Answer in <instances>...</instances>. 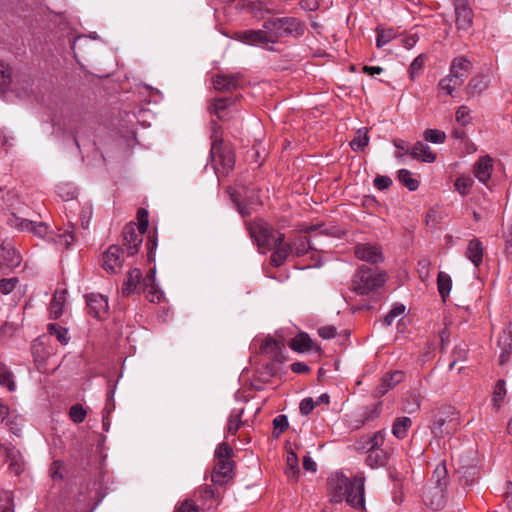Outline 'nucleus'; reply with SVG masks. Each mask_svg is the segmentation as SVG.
<instances>
[{
    "label": "nucleus",
    "instance_id": "nucleus-1",
    "mask_svg": "<svg viewBox=\"0 0 512 512\" xmlns=\"http://www.w3.org/2000/svg\"><path fill=\"white\" fill-rule=\"evenodd\" d=\"M234 451L227 442L220 443L214 452V469L211 475V481L214 485L225 486L230 483L235 476V462L232 459Z\"/></svg>",
    "mask_w": 512,
    "mask_h": 512
},
{
    "label": "nucleus",
    "instance_id": "nucleus-2",
    "mask_svg": "<svg viewBox=\"0 0 512 512\" xmlns=\"http://www.w3.org/2000/svg\"><path fill=\"white\" fill-rule=\"evenodd\" d=\"M263 28L269 31L272 43L280 38L299 37L304 34V25L296 17H272L264 21Z\"/></svg>",
    "mask_w": 512,
    "mask_h": 512
},
{
    "label": "nucleus",
    "instance_id": "nucleus-3",
    "mask_svg": "<svg viewBox=\"0 0 512 512\" xmlns=\"http://www.w3.org/2000/svg\"><path fill=\"white\" fill-rule=\"evenodd\" d=\"M385 281V272L362 265L353 277L351 290L358 295H367L380 288Z\"/></svg>",
    "mask_w": 512,
    "mask_h": 512
},
{
    "label": "nucleus",
    "instance_id": "nucleus-4",
    "mask_svg": "<svg viewBox=\"0 0 512 512\" xmlns=\"http://www.w3.org/2000/svg\"><path fill=\"white\" fill-rule=\"evenodd\" d=\"M460 424L459 412L452 406H442L433 412L430 430L437 438L453 434Z\"/></svg>",
    "mask_w": 512,
    "mask_h": 512
},
{
    "label": "nucleus",
    "instance_id": "nucleus-5",
    "mask_svg": "<svg viewBox=\"0 0 512 512\" xmlns=\"http://www.w3.org/2000/svg\"><path fill=\"white\" fill-rule=\"evenodd\" d=\"M250 237L257 244L258 249L262 253L272 250L273 242L277 236V232L262 218L245 223Z\"/></svg>",
    "mask_w": 512,
    "mask_h": 512
},
{
    "label": "nucleus",
    "instance_id": "nucleus-6",
    "mask_svg": "<svg viewBox=\"0 0 512 512\" xmlns=\"http://www.w3.org/2000/svg\"><path fill=\"white\" fill-rule=\"evenodd\" d=\"M431 481L435 484V495L429 502L434 510H439L445 505V491L448 485V475L445 463L436 466Z\"/></svg>",
    "mask_w": 512,
    "mask_h": 512
},
{
    "label": "nucleus",
    "instance_id": "nucleus-7",
    "mask_svg": "<svg viewBox=\"0 0 512 512\" xmlns=\"http://www.w3.org/2000/svg\"><path fill=\"white\" fill-rule=\"evenodd\" d=\"M210 158L216 174L222 173L227 175L234 168L235 155L228 146L211 147Z\"/></svg>",
    "mask_w": 512,
    "mask_h": 512
},
{
    "label": "nucleus",
    "instance_id": "nucleus-8",
    "mask_svg": "<svg viewBox=\"0 0 512 512\" xmlns=\"http://www.w3.org/2000/svg\"><path fill=\"white\" fill-rule=\"evenodd\" d=\"M30 232L40 238L53 241L64 248H69L77 239L74 229L65 231L62 234L54 235V233L50 231L49 226L44 222H33Z\"/></svg>",
    "mask_w": 512,
    "mask_h": 512
},
{
    "label": "nucleus",
    "instance_id": "nucleus-9",
    "mask_svg": "<svg viewBox=\"0 0 512 512\" xmlns=\"http://www.w3.org/2000/svg\"><path fill=\"white\" fill-rule=\"evenodd\" d=\"M364 483L365 476L363 472L357 473L350 480L346 502L356 509H363L365 507Z\"/></svg>",
    "mask_w": 512,
    "mask_h": 512
},
{
    "label": "nucleus",
    "instance_id": "nucleus-10",
    "mask_svg": "<svg viewBox=\"0 0 512 512\" xmlns=\"http://www.w3.org/2000/svg\"><path fill=\"white\" fill-rule=\"evenodd\" d=\"M350 487V480L343 473L337 472L328 479L330 501L340 503L346 499Z\"/></svg>",
    "mask_w": 512,
    "mask_h": 512
},
{
    "label": "nucleus",
    "instance_id": "nucleus-11",
    "mask_svg": "<svg viewBox=\"0 0 512 512\" xmlns=\"http://www.w3.org/2000/svg\"><path fill=\"white\" fill-rule=\"evenodd\" d=\"M144 234L136 228L135 223H129L124 227L122 232L123 249L126 251L127 256H134L139 251Z\"/></svg>",
    "mask_w": 512,
    "mask_h": 512
},
{
    "label": "nucleus",
    "instance_id": "nucleus-12",
    "mask_svg": "<svg viewBox=\"0 0 512 512\" xmlns=\"http://www.w3.org/2000/svg\"><path fill=\"white\" fill-rule=\"evenodd\" d=\"M354 255L357 259L371 264H379L384 261L381 246L374 243H359L355 245Z\"/></svg>",
    "mask_w": 512,
    "mask_h": 512
},
{
    "label": "nucleus",
    "instance_id": "nucleus-13",
    "mask_svg": "<svg viewBox=\"0 0 512 512\" xmlns=\"http://www.w3.org/2000/svg\"><path fill=\"white\" fill-rule=\"evenodd\" d=\"M124 249L118 245H111L102 256V267L110 273L120 272L123 264Z\"/></svg>",
    "mask_w": 512,
    "mask_h": 512
},
{
    "label": "nucleus",
    "instance_id": "nucleus-14",
    "mask_svg": "<svg viewBox=\"0 0 512 512\" xmlns=\"http://www.w3.org/2000/svg\"><path fill=\"white\" fill-rule=\"evenodd\" d=\"M455 23L458 30L468 31L473 25L474 13L468 0H454Z\"/></svg>",
    "mask_w": 512,
    "mask_h": 512
},
{
    "label": "nucleus",
    "instance_id": "nucleus-15",
    "mask_svg": "<svg viewBox=\"0 0 512 512\" xmlns=\"http://www.w3.org/2000/svg\"><path fill=\"white\" fill-rule=\"evenodd\" d=\"M284 239L285 235L281 232H277V236L273 242V252L270 256V264L274 267H280L293 251L292 245L284 243Z\"/></svg>",
    "mask_w": 512,
    "mask_h": 512
},
{
    "label": "nucleus",
    "instance_id": "nucleus-16",
    "mask_svg": "<svg viewBox=\"0 0 512 512\" xmlns=\"http://www.w3.org/2000/svg\"><path fill=\"white\" fill-rule=\"evenodd\" d=\"M244 82L245 79L241 73L217 74L212 78L214 88L221 92L239 89Z\"/></svg>",
    "mask_w": 512,
    "mask_h": 512
},
{
    "label": "nucleus",
    "instance_id": "nucleus-17",
    "mask_svg": "<svg viewBox=\"0 0 512 512\" xmlns=\"http://www.w3.org/2000/svg\"><path fill=\"white\" fill-rule=\"evenodd\" d=\"M232 38L247 45L272 43L269 31L264 28L259 30L237 31Z\"/></svg>",
    "mask_w": 512,
    "mask_h": 512
},
{
    "label": "nucleus",
    "instance_id": "nucleus-18",
    "mask_svg": "<svg viewBox=\"0 0 512 512\" xmlns=\"http://www.w3.org/2000/svg\"><path fill=\"white\" fill-rule=\"evenodd\" d=\"M86 304L89 315L97 319H105L108 315V299L96 293L86 295Z\"/></svg>",
    "mask_w": 512,
    "mask_h": 512
},
{
    "label": "nucleus",
    "instance_id": "nucleus-19",
    "mask_svg": "<svg viewBox=\"0 0 512 512\" xmlns=\"http://www.w3.org/2000/svg\"><path fill=\"white\" fill-rule=\"evenodd\" d=\"M0 449L4 452L9 470L15 475L21 474L25 466L21 452L12 444H3L0 446Z\"/></svg>",
    "mask_w": 512,
    "mask_h": 512
},
{
    "label": "nucleus",
    "instance_id": "nucleus-20",
    "mask_svg": "<svg viewBox=\"0 0 512 512\" xmlns=\"http://www.w3.org/2000/svg\"><path fill=\"white\" fill-rule=\"evenodd\" d=\"M471 69L472 63L466 56H457L451 61L449 75L464 84Z\"/></svg>",
    "mask_w": 512,
    "mask_h": 512
},
{
    "label": "nucleus",
    "instance_id": "nucleus-21",
    "mask_svg": "<svg viewBox=\"0 0 512 512\" xmlns=\"http://www.w3.org/2000/svg\"><path fill=\"white\" fill-rule=\"evenodd\" d=\"M142 287L141 270L138 268L131 269L122 285V295L127 297L135 292H141Z\"/></svg>",
    "mask_w": 512,
    "mask_h": 512
},
{
    "label": "nucleus",
    "instance_id": "nucleus-22",
    "mask_svg": "<svg viewBox=\"0 0 512 512\" xmlns=\"http://www.w3.org/2000/svg\"><path fill=\"white\" fill-rule=\"evenodd\" d=\"M493 171V159L489 156L480 157L473 167L474 176L483 184L487 185Z\"/></svg>",
    "mask_w": 512,
    "mask_h": 512
},
{
    "label": "nucleus",
    "instance_id": "nucleus-23",
    "mask_svg": "<svg viewBox=\"0 0 512 512\" xmlns=\"http://www.w3.org/2000/svg\"><path fill=\"white\" fill-rule=\"evenodd\" d=\"M20 262L21 257L15 247L10 242L4 241L0 246V266L14 268L17 267Z\"/></svg>",
    "mask_w": 512,
    "mask_h": 512
},
{
    "label": "nucleus",
    "instance_id": "nucleus-24",
    "mask_svg": "<svg viewBox=\"0 0 512 512\" xmlns=\"http://www.w3.org/2000/svg\"><path fill=\"white\" fill-rule=\"evenodd\" d=\"M289 346L292 350L298 353H304L308 351H321L320 346L315 344L310 336L305 332H301L292 338Z\"/></svg>",
    "mask_w": 512,
    "mask_h": 512
},
{
    "label": "nucleus",
    "instance_id": "nucleus-25",
    "mask_svg": "<svg viewBox=\"0 0 512 512\" xmlns=\"http://www.w3.org/2000/svg\"><path fill=\"white\" fill-rule=\"evenodd\" d=\"M31 352L34 361L38 364H44L54 353V349L45 342V337L38 338L31 345Z\"/></svg>",
    "mask_w": 512,
    "mask_h": 512
},
{
    "label": "nucleus",
    "instance_id": "nucleus-26",
    "mask_svg": "<svg viewBox=\"0 0 512 512\" xmlns=\"http://www.w3.org/2000/svg\"><path fill=\"white\" fill-rule=\"evenodd\" d=\"M235 101L231 98H218L210 107V111L214 113L220 121H228L232 118L231 106Z\"/></svg>",
    "mask_w": 512,
    "mask_h": 512
},
{
    "label": "nucleus",
    "instance_id": "nucleus-27",
    "mask_svg": "<svg viewBox=\"0 0 512 512\" xmlns=\"http://www.w3.org/2000/svg\"><path fill=\"white\" fill-rule=\"evenodd\" d=\"M404 373L400 370L386 374L381 381V384L376 388L375 392L378 396H383L390 389L394 388L397 384L404 380Z\"/></svg>",
    "mask_w": 512,
    "mask_h": 512
},
{
    "label": "nucleus",
    "instance_id": "nucleus-28",
    "mask_svg": "<svg viewBox=\"0 0 512 512\" xmlns=\"http://www.w3.org/2000/svg\"><path fill=\"white\" fill-rule=\"evenodd\" d=\"M498 345L501 349L499 355V365H505L512 357V325H510L507 332H505L498 340Z\"/></svg>",
    "mask_w": 512,
    "mask_h": 512
},
{
    "label": "nucleus",
    "instance_id": "nucleus-29",
    "mask_svg": "<svg viewBox=\"0 0 512 512\" xmlns=\"http://www.w3.org/2000/svg\"><path fill=\"white\" fill-rule=\"evenodd\" d=\"M409 156H411L413 159L426 162V163H432L436 160V154L431 150V148L424 144L421 141L416 142L409 152Z\"/></svg>",
    "mask_w": 512,
    "mask_h": 512
},
{
    "label": "nucleus",
    "instance_id": "nucleus-30",
    "mask_svg": "<svg viewBox=\"0 0 512 512\" xmlns=\"http://www.w3.org/2000/svg\"><path fill=\"white\" fill-rule=\"evenodd\" d=\"M283 344L272 337H267L263 340L260 351L268 355L275 361H281Z\"/></svg>",
    "mask_w": 512,
    "mask_h": 512
},
{
    "label": "nucleus",
    "instance_id": "nucleus-31",
    "mask_svg": "<svg viewBox=\"0 0 512 512\" xmlns=\"http://www.w3.org/2000/svg\"><path fill=\"white\" fill-rule=\"evenodd\" d=\"M483 251L481 241L474 238L469 241L465 255L475 267H479L483 260Z\"/></svg>",
    "mask_w": 512,
    "mask_h": 512
},
{
    "label": "nucleus",
    "instance_id": "nucleus-32",
    "mask_svg": "<svg viewBox=\"0 0 512 512\" xmlns=\"http://www.w3.org/2000/svg\"><path fill=\"white\" fill-rule=\"evenodd\" d=\"M388 453L383 449L367 450L366 464L372 468L384 467L388 463Z\"/></svg>",
    "mask_w": 512,
    "mask_h": 512
},
{
    "label": "nucleus",
    "instance_id": "nucleus-33",
    "mask_svg": "<svg viewBox=\"0 0 512 512\" xmlns=\"http://www.w3.org/2000/svg\"><path fill=\"white\" fill-rule=\"evenodd\" d=\"M489 80L484 74H476L467 85V93L471 96L479 95L487 89Z\"/></svg>",
    "mask_w": 512,
    "mask_h": 512
},
{
    "label": "nucleus",
    "instance_id": "nucleus-34",
    "mask_svg": "<svg viewBox=\"0 0 512 512\" xmlns=\"http://www.w3.org/2000/svg\"><path fill=\"white\" fill-rule=\"evenodd\" d=\"M196 494H198V499L203 501V505L207 508L213 507V502L218 501L220 497L219 492L209 485L199 487Z\"/></svg>",
    "mask_w": 512,
    "mask_h": 512
},
{
    "label": "nucleus",
    "instance_id": "nucleus-35",
    "mask_svg": "<svg viewBox=\"0 0 512 512\" xmlns=\"http://www.w3.org/2000/svg\"><path fill=\"white\" fill-rule=\"evenodd\" d=\"M412 426V420L409 417L403 416L395 419L392 425V434L397 439H404L407 432Z\"/></svg>",
    "mask_w": 512,
    "mask_h": 512
},
{
    "label": "nucleus",
    "instance_id": "nucleus-36",
    "mask_svg": "<svg viewBox=\"0 0 512 512\" xmlns=\"http://www.w3.org/2000/svg\"><path fill=\"white\" fill-rule=\"evenodd\" d=\"M244 413V409H240L238 411L233 410L228 418L227 430H226V438L229 435H236L238 430L242 427L244 422L241 420L242 415Z\"/></svg>",
    "mask_w": 512,
    "mask_h": 512
},
{
    "label": "nucleus",
    "instance_id": "nucleus-37",
    "mask_svg": "<svg viewBox=\"0 0 512 512\" xmlns=\"http://www.w3.org/2000/svg\"><path fill=\"white\" fill-rule=\"evenodd\" d=\"M452 288V279L446 272L440 271L437 275V289L443 301L449 296Z\"/></svg>",
    "mask_w": 512,
    "mask_h": 512
},
{
    "label": "nucleus",
    "instance_id": "nucleus-38",
    "mask_svg": "<svg viewBox=\"0 0 512 512\" xmlns=\"http://www.w3.org/2000/svg\"><path fill=\"white\" fill-rule=\"evenodd\" d=\"M462 85L463 83L448 74L439 81L438 90L453 97L456 88L461 87Z\"/></svg>",
    "mask_w": 512,
    "mask_h": 512
},
{
    "label": "nucleus",
    "instance_id": "nucleus-39",
    "mask_svg": "<svg viewBox=\"0 0 512 512\" xmlns=\"http://www.w3.org/2000/svg\"><path fill=\"white\" fill-rule=\"evenodd\" d=\"M376 46L377 48H381L384 45L391 42L394 38L397 37V32L394 28H383L381 26H378L376 28Z\"/></svg>",
    "mask_w": 512,
    "mask_h": 512
},
{
    "label": "nucleus",
    "instance_id": "nucleus-40",
    "mask_svg": "<svg viewBox=\"0 0 512 512\" xmlns=\"http://www.w3.org/2000/svg\"><path fill=\"white\" fill-rule=\"evenodd\" d=\"M505 385H506V383H505V380H503V379H499L495 384L492 402H493V408L495 409L496 412H498L500 410L502 402L506 396Z\"/></svg>",
    "mask_w": 512,
    "mask_h": 512
},
{
    "label": "nucleus",
    "instance_id": "nucleus-41",
    "mask_svg": "<svg viewBox=\"0 0 512 512\" xmlns=\"http://www.w3.org/2000/svg\"><path fill=\"white\" fill-rule=\"evenodd\" d=\"M49 335L55 336L56 339L63 345L69 342L68 329L60 326L57 323H49L47 325Z\"/></svg>",
    "mask_w": 512,
    "mask_h": 512
},
{
    "label": "nucleus",
    "instance_id": "nucleus-42",
    "mask_svg": "<svg viewBox=\"0 0 512 512\" xmlns=\"http://www.w3.org/2000/svg\"><path fill=\"white\" fill-rule=\"evenodd\" d=\"M368 131L359 129L355 137L350 141V147L353 151L363 150L369 143Z\"/></svg>",
    "mask_w": 512,
    "mask_h": 512
},
{
    "label": "nucleus",
    "instance_id": "nucleus-43",
    "mask_svg": "<svg viewBox=\"0 0 512 512\" xmlns=\"http://www.w3.org/2000/svg\"><path fill=\"white\" fill-rule=\"evenodd\" d=\"M398 180L410 191H415L419 187V181L412 177V173L407 169L398 171Z\"/></svg>",
    "mask_w": 512,
    "mask_h": 512
},
{
    "label": "nucleus",
    "instance_id": "nucleus-44",
    "mask_svg": "<svg viewBox=\"0 0 512 512\" xmlns=\"http://www.w3.org/2000/svg\"><path fill=\"white\" fill-rule=\"evenodd\" d=\"M141 291L146 293L147 299L152 303H158L164 297L163 292L160 290L156 282L152 285H143Z\"/></svg>",
    "mask_w": 512,
    "mask_h": 512
},
{
    "label": "nucleus",
    "instance_id": "nucleus-45",
    "mask_svg": "<svg viewBox=\"0 0 512 512\" xmlns=\"http://www.w3.org/2000/svg\"><path fill=\"white\" fill-rule=\"evenodd\" d=\"M385 441V433L383 431H377L367 438L363 448L366 450L382 449L381 446Z\"/></svg>",
    "mask_w": 512,
    "mask_h": 512
},
{
    "label": "nucleus",
    "instance_id": "nucleus-46",
    "mask_svg": "<svg viewBox=\"0 0 512 512\" xmlns=\"http://www.w3.org/2000/svg\"><path fill=\"white\" fill-rule=\"evenodd\" d=\"M474 180L470 176L461 175L456 178L454 186L461 195H467L473 186Z\"/></svg>",
    "mask_w": 512,
    "mask_h": 512
},
{
    "label": "nucleus",
    "instance_id": "nucleus-47",
    "mask_svg": "<svg viewBox=\"0 0 512 512\" xmlns=\"http://www.w3.org/2000/svg\"><path fill=\"white\" fill-rule=\"evenodd\" d=\"M289 428L288 418L284 414L277 415L273 419V436L279 438L280 435Z\"/></svg>",
    "mask_w": 512,
    "mask_h": 512
},
{
    "label": "nucleus",
    "instance_id": "nucleus-48",
    "mask_svg": "<svg viewBox=\"0 0 512 512\" xmlns=\"http://www.w3.org/2000/svg\"><path fill=\"white\" fill-rule=\"evenodd\" d=\"M34 221L19 217L15 214H12L8 219V223L11 227H14L20 231H31V227Z\"/></svg>",
    "mask_w": 512,
    "mask_h": 512
},
{
    "label": "nucleus",
    "instance_id": "nucleus-49",
    "mask_svg": "<svg viewBox=\"0 0 512 512\" xmlns=\"http://www.w3.org/2000/svg\"><path fill=\"white\" fill-rule=\"evenodd\" d=\"M426 56L424 54L418 55L410 64L408 72L411 80L419 76L425 65Z\"/></svg>",
    "mask_w": 512,
    "mask_h": 512
},
{
    "label": "nucleus",
    "instance_id": "nucleus-50",
    "mask_svg": "<svg viewBox=\"0 0 512 512\" xmlns=\"http://www.w3.org/2000/svg\"><path fill=\"white\" fill-rule=\"evenodd\" d=\"M423 137L427 142L442 144L446 139V134L444 131L438 129H426L423 133Z\"/></svg>",
    "mask_w": 512,
    "mask_h": 512
},
{
    "label": "nucleus",
    "instance_id": "nucleus-51",
    "mask_svg": "<svg viewBox=\"0 0 512 512\" xmlns=\"http://www.w3.org/2000/svg\"><path fill=\"white\" fill-rule=\"evenodd\" d=\"M0 512H14L12 492H10V491L0 492Z\"/></svg>",
    "mask_w": 512,
    "mask_h": 512
},
{
    "label": "nucleus",
    "instance_id": "nucleus-52",
    "mask_svg": "<svg viewBox=\"0 0 512 512\" xmlns=\"http://www.w3.org/2000/svg\"><path fill=\"white\" fill-rule=\"evenodd\" d=\"M211 147H219L223 144V128L217 122L212 121L211 123Z\"/></svg>",
    "mask_w": 512,
    "mask_h": 512
},
{
    "label": "nucleus",
    "instance_id": "nucleus-53",
    "mask_svg": "<svg viewBox=\"0 0 512 512\" xmlns=\"http://www.w3.org/2000/svg\"><path fill=\"white\" fill-rule=\"evenodd\" d=\"M86 414L87 412L82 404H74L69 409V417L76 424L82 423Z\"/></svg>",
    "mask_w": 512,
    "mask_h": 512
},
{
    "label": "nucleus",
    "instance_id": "nucleus-54",
    "mask_svg": "<svg viewBox=\"0 0 512 512\" xmlns=\"http://www.w3.org/2000/svg\"><path fill=\"white\" fill-rule=\"evenodd\" d=\"M0 385L7 387L11 392L16 388L12 373L4 366L0 367Z\"/></svg>",
    "mask_w": 512,
    "mask_h": 512
},
{
    "label": "nucleus",
    "instance_id": "nucleus-55",
    "mask_svg": "<svg viewBox=\"0 0 512 512\" xmlns=\"http://www.w3.org/2000/svg\"><path fill=\"white\" fill-rule=\"evenodd\" d=\"M287 466L288 476L297 478L299 474V465L297 454L294 451H289L287 454Z\"/></svg>",
    "mask_w": 512,
    "mask_h": 512
},
{
    "label": "nucleus",
    "instance_id": "nucleus-56",
    "mask_svg": "<svg viewBox=\"0 0 512 512\" xmlns=\"http://www.w3.org/2000/svg\"><path fill=\"white\" fill-rule=\"evenodd\" d=\"M64 295L55 293L50 303L51 313L54 314L55 318H58L63 311L64 306Z\"/></svg>",
    "mask_w": 512,
    "mask_h": 512
},
{
    "label": "nucleus",
    "instance_id": "nucleus-57",
    "mask_svg": "<svg viewBox=\"0 0 512 512\" xmlns=\"http://www.w3.org/2000/svg\"><path fill=\"white\" fill-rule=\"evenodd\" d=\"M292 248L297 256H303L313 249L306 237L297 239Z\"/></svg>",
    "mask_w": 512,
    "mask_h": 512
},
{
    "label": "nucleus",
    "instance_id": "nucleus-58",
    "mask_svg": "<svg viewBox=\"0 0 512 512\" xmlns=\"http://www.w3.org/2000/svg\"><path fill=\"white\" fill-rule=\"evenodd\" d=\"M405 312V306L403 304H396L384 317L383 324L385 326H390L396 317L400 316Z\"/></svg>",
    "mask_w": 512,
    "mask_h": 512
},
{
    "label": "nucleus",
    "instance_id": "nucleus-59",
    "mask_svg": "<svg viewBox=\"0 0 512 512\" xmlns=\"http://www.w3.org/2000/svg\"><path fill=\"white\" fill-rule=\"evenodd\" d=\"M455 118H456V121L461 126L464 127V126L468 125L471 121L469 108L465 105L460 106L456 111Z\"/></svg>",
    "mask_w": 512,
    "mask_h": 512
},
{
    "label": "nucleus",
    "instance_id": "nucleus-60",
    "mask_svg": "<svg viewBox=\"0 0 512 512\" xmlns=\"http://www.w3.org/2000/svg\"><path fill=\"white\" fill-rule=\"evenodd\" d=\"M138 218V226L136 228L140 230L141 233H145L148 229V211L144 208H140L137 212Z\"/></svg>",
    "mask_w": 512,
    "mask_h": 512
},
{
    "label": "nucleus",
    "instance_id": "nucleus-61",
    "mask_svg": "<svg viewBox=\"0 0 512 512\" xmlns=\"http://www.w3.org/2000/svg\"><path fill=\"white\" fill-rule=\"evenodd\" d=\"M18 283V279L13 278H4L0 280V292L4 295L10 294L16 287Z\"/></svg>",
    "mask_w": 512,
    "mask_h": 512
},
{
    "label": "nucleus",
    "instance_id": "nucleus-62",
    "mask_svg": "<svg viewBox=\"0 0 512 512\" xmlns=\"http://www.w3.org/2000/svg\"><path fill=\"white\" fill-rule=\"evenodd\" d=\"M174 512H199V506L192 500L186 499L175 508Z\"/></svg>",
    "mask_w": 512,
    "mask_h": 512
},
{
    "label": "nucleus",
    "instance_id": "nucleus-63",
    "mask_svg": "<svg viewBox=\"0 0 512 512\" xmlns=\"http://www.w3.org/2000/svg\"><path fill=\"white\" fill-rule=\"evenodd\" d=\"M315 406V401L311 397H307L300 402L299 409L302 415H308L313 411Z\"/></svg>",
    "mask_w": 512,
    "mask_h": 512
},
{
    "label": "nucleus",
    "instance_id": "nucleus-64",
    "mask_svg": "<svg viewBox=\"0 0 512 512\" xmlns=\"http://www.w3.org/2000/svg\"><path fill=\"white\" fill-rule=\"evenodd\" d=\"M392 184V180L388 176L378 175L374 179V186L379 190L388 189Z\"/></svg>",
    "mask_w": 512,
    "mask_h": 512
}]
</instances>
